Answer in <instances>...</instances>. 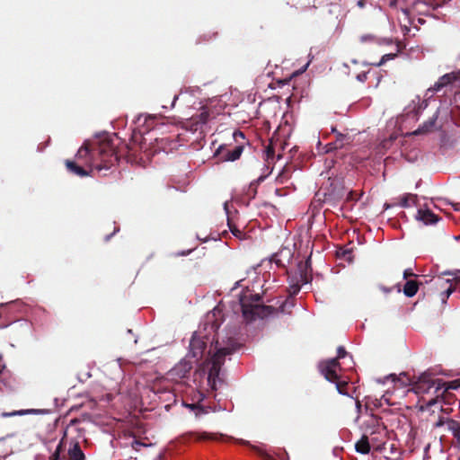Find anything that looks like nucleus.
Instances as JSON below:
<instances>
[{"label": "nucleus", "instance_id": "nucleus-1", "mask_svg": "<svg viewBox=\"0 0 460 460\" xmlns=\"http://www.w3.org/2000/svg\"><path fill=\"white\" fill-rule=\"evenodd\" d=\"M235 328L225 330V333L217 332V339L211 344L209 353L212 354L208 364V382L212 389H217V383L220 382L219 374L225 363V358L234 353L240 346Z\"/></svg>", "mask_w": 460, "mask_h": 460}, {"label": "nucleus", "instance_id": "nucleus-2", "mask_svg": "<svg viewBox=\"0 0 460 460\" xmlns=\"http://www.w3.org/2000/svg\"><path fill=\"white\" fill-rule=\"evenodd\" d=\"M261 299L260 294L242 293L239 296V303L243 318L250 322L256 318H263L270 314L273 308L270 305H260L258 302Z\"/></svg>", "mask_w": 460, "mask_h": 460}, {"label": "nucleus", "instance_id": "nucleus-3", "mask_svg": "<svg viewBox=\"0 0 460 460\" xmlns=\"http://www.w3.org/2000/svg\"><path fill=\"white\" fill-rule=\"evenodd\" d=\"M205 349L206 341L200 338V335L194 332L190 341V351L188 357H191L197 362L202 358Z\"/></svg>", "mask_w": 460, "mask_h": 460}, {"label": "nucleus", "instance_id": "nucleus-4", "mask_svg": "<svg viewBox=\"0 0 460 460\" xmlns=\"http://www.w3.org/2000/svg\"><path fill=\"white\" fill-rule=\"evenodd\" d=\"M369 436H385V428L382 426L380 418L376 415H370L367 420L364 421V433Z\"/></svg>", "mask_w": 460, "mask_h": 460}, {"label": "nucleus", "instance_id": "nucleus-5", "mask_svg": "<svg viewBox=\"0 0 460 460\" xmlns=\"http://www.w3.org/2000/svg\"><path fill=\"white\" fill-rule=\"evenodd\" d=\"M338 358H331L325 362H322L319 365L320 371L324 378L331 382L334 383L338 379L337 368L339 367Z\"/></svg>", "mask_w": 460, "mask_h": 460}, {"label": "nucleus", "instance_id": "nucleus-6", "mask_svg": "<svg viewBox=\"0 0 460 460\" xmlns=\"http://www.w3.org/2000/svg\"><path fill=\"white\" fill-rule=\"evenodd\" d=\"M435 386V381L428 372L420 374L418 380L414 382L412 391L416 394H427Z\"/></svg>", "mask_w": 460, "mask_h": 460}, {"label": "nucleus", "instance_id": "nucleus-7", "mask_svg": "<svg viewBox=\"0 0 460 460\" xmlns=\"http://www.w3.org/2000/svg\"><path fill=\"white\" fill-rule=\"evenodd\" d=\"M243 152V146H235L233 150H226L224 145H220L215 152L216 155H221L220 159L224 162H234L240 158Z\"/></svg>", "mask_w": 460, "mask_h": 460}, {"label": "nucleus", "instance_id": "nucleus-8", "mask_svg": "<svg viewBox=\"0 0 460 460\" xmlns=\"http://www.w3.org/2000/svg\"><path fill=\"white\" fill-rule=\"evenodd\" d=\"M293 255L292 248L285 246L272 254L270 261L274 262L278 267H286L291 261Z\"/></svg>", "mask_w": 460, "mask_h": 460}, {"label": "nucleus", "instance_id": "nucleus-9", "mask_svg": "<svg viewBox=\"0 0 460 460\" xmlns=\"http://www.w3.org/2000/svg\"><path fill=\"white\" fill-rule=\"evenodd\" d=\"M192 362L187 358L181 359L171 370L170 376L174 378H183L192 368Z\"/></svg>", "mask_w": 460, "mask_h": 460}, {"label": "nucleus", "instance_id": "nucleus-10", "mask_svg": "<svg viewBox=\"0 0 460 460\" xmlns=\"http://www.w3.org/2000/svg\"><path fill=\"white\" fill-rule=\"evenodd\" d=\"M415 219L421 222L424 226L435 225L440 220V217L435 215L429 208H419L415 215Z\"/></svg>", "mask_w": 460, "mask_h": 460}, {"label": "nucleus", "instance_id": "nucleus-11", "mask_svg": "<svg viewBox=\"0 0 460 460\" xmlns=\"http://www.w3.org/2000/svg\"><path fill=\"white\" fill-rule=\"evenodd\" d=\"M386 380H391L395 385H399L401 387H406L409 385L413 386L414 385V382L405 372L401 373L399 376L394 374L388 375L384 378V380L378 379L377 382L385 384Z\"/></svg>", "mask_w": 460, "mask_h": 460}, {"label": "nucleus", "instance_id": "nucleus-12", "mask_svg": "<svg viewBox=\"0 0 460 460\" xmlns=\"http://www.w3.org/2000/svg\"><path fill=\"white\" fill-rule=\"evenodd\" d=\"M307 279L306 277L304 276L301 272L296 273V283H293V279L288 280V291L291 296L296 295L303 285H306Z\"/></svg>", "mask_w": 460, "mask_h": 460}, {"label": "nucleus", "instance_id": "nucleus-13", "mask_svg": "<svg viewBox=\"0 0 460 460\" xmlns=\"http://www.w3.org/2000/svg\"><path fill=\"white\" fill-rule=\"evenodd\" d=\"M371 450L370 440L367 434H363L355 443V451L361 455H367Z\"/></svg>", "mask_w": 460, "mask_h": 460}, {"label": "nucleus", "instance_id": "nucleus-14", "mask_svg": "<svg viewBox=\"0 0 460 460\" xmlns=\"http://www.w3.org/2000/svg\"><path fill=\"white\" fill-rule=\"evenodd\" d=\"M428 107L427 100H420L419 96H416L412 100L411 104L409 105V112H413L416 116L422 112Z\"/></svg>", "mask_w": 460, "mask_h": 460}, {"label": "nucleus", "instance_id": "nucleus-15", "mask_svg": "<svg viewBox=\"0 0 460 460\" xmlns=\"http://www.w3.org/2000/svg\"><path fill=\"white\" fill-rule=\"evenodd\" d=\"M49 411L47 409H25L12 411L13 417L24 415H46Z\"/></svg>", "mask_w": 460, "mask_h": 460}, {"label": "nucleus", "instance_id": "nucleus-16", "mask_svg": "<svg viewBox=\"0 0 460 460\" xmlns=\"http://www.w3.org/2000/svg\"><path fill=\"white\" fill-rule=\"evenodd\" d=\"M71 460H85V456L78 443H75L68 450Z\"/></svg>", "mask_w": 460, "mask_h": 460}, {"label": "nucleus", "instance_id": "nucleus-17", "mask_svg": "<svg viewBox=\"0 0 460 460\" xmlns=\"http://www.w3.org/2000/svg\"><path fill=\"white\" fill-rule=\"evenodd\" d=\"M438 112H439V109L436 111V113L429 119H428L421 126H420L419 128L413 132V134L418 135L420 133L429 131L431 128H433L435 125V122L438 119Z\"/></svg>", "mask_w": 460, "mask_h": 460}, {"label": "nucleus", "instance_id": "nucleus-18", "mask_svg": "<svg viewBox=\"0 0 460 460\" xmlns=\"http://www.w3.org/2000/svg\"><path fill=\"white\" fill-rule=\"evenodd\" d=\"M66 168L71 172H73L78 176L84 177V176L88 175V172L84 168H82L81 166H78L75 163H74L72 161L66 160Z\"/></svg>", "mask_w": 460, "mask_h": 460}, {"label": "nucleus", "instance_id": "nucleus-19", "mask_svg": "<svg viewBox=\"0 0 460 460\" xmlns=\"http://www.w3.org/2000/svg\"><path fill=\"white\" fill-rule=\"evenodd\" d=\"M418 291V284L413 280H409L405 283L403 287V294L407 297H412L416 295Z\"/></svg>", "mask_w": 460, "mask_h": 460}, {"label": "nucleus", "instance_id": "nucleus-20", "mask_svg": "<svg viewBox=\"0 0 460 460\" xmlns=\"http://www.w3.org/2000/svg\"><path fill=\"white\" fill-rule=\"evenodd\" d=\"M195 438L198 440H217L219 438H222L223 434L217 433H208V432H201L193 434Z\"/></svg>", "mask_w": 460, "mask_h": 460}, {"label": "nucleus", "instance_id": "nucleus-21", "mask_svg": "<svg viewBox=\"0 0 460 460\" xmlns=\"http://www.w3.org/2000/svg\"><path fill=\"white\" fill-rule=\"evenodd\" d=\"M449 431L452 433L454 438L457 441V447L460 448V422L459 421H450Z\"/></svg>", "mask_w": 460, "mask_h": 460}, {"label": "nucleus", "instance_id": "nucleus-22", "mask_svg": "<svg viewBox=\"0 0 460 460\" xmlns=\"http://www.w3.org/2000/svg\"><path fill=\"white\" fill-rule=\"evenodd\" d=\"M236 442L242 444V445H244V446H249L251 447L255 452H257L258 454H260L261 456H263L264 458H266L267 460H270V456L265 453L263 450H261L260 447H256V446H252L250 444V442L248 440H244V439H242V438H239V439H235Z\"/></svg>", "mask_w": 460, "mask_h": 460}, {"label": "nucleus", "instance_id": "nucleus-23", "mask_svg": "<svg viewBox=\"0 0 460 460\" xmlns=\"http://www.w3.org/2000/svg\"><path fill=\"white\" fill-rule=\"evenodd\" d=\"M416 199V195H406L402 199L400 206L402 208H409L411 206V204L415 203Z\"/></svg>", "mask_w": 460, "mask_h": 460}, {"label": "nucleus", "instance_id": "nucleus-24", "mask_svg": "<svg viewBox=\"0 0 460 460\" xmlns=\"http://www.w3.org/2000/svg\"><path fill=\"white\" fill-rule=\"evenodd\" d=\"M349 139V137H348V136L337 133L336 140L333 142L334 148H342L344 146V141Z\"/></svg>", "mask_w": 460, "mask_h": 460}, {"label": "nucleus", "instance_id": "nucleus-25", "mask_svg": "<svg viewBox=\"0 0 460 460\" xmlns=\"http://www.w3.org/2000/svg\"><path fill=\"white\" fill-rule=\"evenodd\" d=\"M208 118H209L208 111L205 108H203L202 111L198 116V119L196 120V124L197 125H200V126L205 125L208 122Z\"/></svg>", "mask_w": 460, "mask_h": 460}, {"label": "nucleus", "instance_id": "nucleus-26", "mask_svg": "<svg viewBox=\"0 0 460 460\" xmlns=\"http://www.w3.org/2000/svg\"><path fill=\"white\" fill-rule=\"evenodd\" d=\"M450 421H456V420H453V419H449V418L439 417L438 421L434 424V427L440 428V427H443L444 425H447V429L449 431Z\"/></svg>", "mask_w": 460, "mask_h": 460}, {"label": "nucleus", "instance_id": "nucleus-27", "mask_svg": "<svg viewBox=\"0 0 460 460\" xmlns=\"http://www.w3.org/2000/svg\"><path fill=\"white\" fill-rule=\"evenodd\" d=\"M183 405L191 411H196V415L205 413L203 406L199 403H183Z\"/></svg>", "mask_w": 460, "mask_h": 460}, {"label": "nucleus", "instance_id": "nucleus-28", "mask_svg": "<svg viewBox=\"0 0 460 460\" xmlns=\"http://www.w3.org/2000/svg\"><path fill=\"white\" fill-rule=\"evenodd\" d=\"M90 153L89 146L87 145V141L84 143V145L79 148V150L76 153V157L78 158H84L86 157Z\"/></svg>", "mask_w": 460, "mask_h": 460}, {"label": "nucleus", "instance_id": "nucleus-29", "mask_svg": "<svg viewBox=\"0 0 460 460\" xmlns=\"http://www.w3.org/2000/svg\"><path fill=\"white\" fill-rule=\"evenodd\" d=\"M227 225H228L229 229L234 236H235L239 239L243 238V235H244L243 233L240 229H238L235 226H232L230 224L229 218H227Z\"/></svg>", "mask_w": 460, "mask_h": 460}, {"label": "nucleus", "instance_id": "nucleus-30", "mask_svg": "<svg viewBox=\"0 0 460 460\" xmlns=\"http://www.w3.org/2000/svg\"><path fill=\"white\" fill-rule=\"evenodd\" d=\"M338 359L341 358H348L350 362H352V357L350 355H348L347 351L342 346H340L337 349V357Z\"/></svg>", "mask_w": 460, "mask_h": 460}, {"label": "nucleus", "instance_id": "nucleus-31", "mask_svg": "<svg viewBox=\"0 0 460 460\" xmlns=\"http://www.w3.org/2000/svg\"><path fill=\"white\" fill-rule=\"evenodd\" d=\"M438 397L428 401L424 405L420 406V411H429L432 406L436 405L438 402Z\"/></svg>", "mask_w": 460, "mask_h": 460}, {"label": "nucleus", "instance_id": "nucleus-32", "mask_svg": "<svg viewBox=\"0 0 460 460\" xmlns=\"http://www.w3.org/2000/svg\"><path fill=\"white\" fill-rule=\"evenodd\" d=\"M395 57H396V54H393V53L385 54V55H384V56L381 58V59L379 60V62H377L376 64H375V66H383L384 64H385L387 61L394 59Z\"/></svg>", "mask_w": 460, "mask_h": 460}, {"label": "nucleus", "instance_id": "nucleus-33", "mask_svg": "<svg viewBox=\"0 0 460 460\" xmlns=\"http://www.w3.org/2000/svg\"><path fill=\"white\" fill-rule=\"evenodd\" d=\"M383 402H385V404L387 405H391L392 403L390 402V397L388 395V392H386L385 394H384L380 399L376 400V403H375L376 406H382L383 405Z\"/></svg>", "mask_w": 460, "mask_h": 460}, {"label": "nucleus", "instance_id": "nucleus-34", "mask_svg": "<svg viewBox=\"0 0 460 460\" xmlns=\"http://www.w3.org/2000/svg\"><path fill=\"white\" fill-rule=\"evenodd\" d=\"M385 436H369L370 446L376 444H383Z\"/></svg>", "mask_w": 460, "mask_h": 460}, {"label": "nucleus", "instance_id": "nucleus-35", "mask_svg": "<svg viewBox=\"0 0 460 460\" xmlns=\"http://www.w3.org/2000/svg\"><path fill=\"white\" fill-rule=\"evenodd\" d=\"M60 451H61V443H59L55 451L52 453L50 456V460H59L60 457Z\"/></svg>", "mask_w": 460, "mask_h": 460}, {"label": "nucleus", "instance_id": "nucleus-36", "mask_svg": "<svg viewBox=\"0 0 460 460\" xmlns=\"http://www.w3.org/2000/svg\"><path fill=\"white\" fill-rule=\"evenodd\" d=\"M198 91H199V88H185V89L181 90L180 94L189 93L190 95H194L195 93Z\"/></svg>", "mask_w": 460, "mask_h": 460}, {"label": "nucleus", "instance_id": "nucleus-37", "mask_svg": "<svg viewBox=\"0 0 460 460\" xmlns=\"http://www.w3.org/2000/svg\"><path fill=\"white\" fill-rule=\"evenodd\" d=\"M435 381V392H438L440 389L443 388L445 383L441 379H436Z\"/></svg>", "mask_w": 460, "mask_h": 460}, {"label": "nucleus", "instance_id": "nucleus-38", "mask_svg": "<svg viewBox=\"0 0 460 460\" xmlns=\"http://www.w3.org/2000/svg\"><path fill=\"white\" fill-rule=\"evenodd\" d=\"M373 39H374L373 35H371V34H366V35H362V36L360 37V41H361L362 43H364V42H367V41H370V40H372Z\"/></svg>", "mask_w": 460, "mask_h": 460}, {"label": "nucleus", "instance_id": "nucleus-39", "mask_svg": "<svg viewBox=\"0 0 460 460\" xmlns=\"http://www.w3.org/2000/svg\"><path fill=\"white\" fill-rule=\"evenodd\" d=\"M444 275H451L453 276L455 279H459L460 278V270H456L455 272H451V271H445L443 272Z\"/></svg>", "mask_w": 460, "mask_h": 460}, {"label": "nucleus", "instance_id": "nucleus-40", "mask_svg": "<svg viewBox=\"0 0 460 460\" xmlns=\"http://www.w3.org/2000/svg\"><path fill=\"white\" fill-rule=\"evenodd\" d=\"M367 78V73H361L357 75V80L359 82H365Z\"/></svg>", "mask_w": 460, "mask_h": 460}, {"label": "nucleus", "instance_id": "nucleus-41", "mask_svg": "<svg viewBox=\"0 0 460 460\" xmlns=\"http://www.w3.org/2000/svg\"><path fill=\"white\" fill-rule=\"evenodd\" d=\"M336 385L337 391L340 394L347 395L346 392L341 387L340 384L337 382V380L334 382Z\"/></svg>", "mask_w": 460, "mask_h": 460}, {"label": "nucleus", "instance_id": "nucleus-42", "mask_svg": "<svg viewBox=\"0 0 460 460\" xmlns=\"http://www.w3.org/2000/svg\"><path fill=\"white\" fill-rule=\"evenodd\" d=\"M325 152L326 153H329V152H332V150H334V145H333V142L332 143H330L328 144L326 146H325Z\"/></svg>", "mask_w": 460, "mask_h": 460}, {"label": "nucleus", "instance_id": "nucleus-43", "mask_svg": "<svg viewBox=\"0 0 460 460\" xmlns=\"http://www.w3.org/2000/svg\"><path fill=\"white\" fill-rule=\"evenodd\" d=\"M237 136H238V137H240L244 138V135H243V133L242 131H240V130H235V131H234V133H233V137H234V138H236V137H237Z\"/></svg>", "mask_w": 460, "mask_h": 460}, {"label": "nucleus", "instance_id": "nucleus-44", "mask_svg": "<svg viewBox=\"0 0 460 460\" xmlns=\"http://www.w3.org/2000/svg\"><path fill=\"white\" fill-rule=\"evenodd\" d=\"M191 252V250H187V251H181V252H177V256H187L189 255L190 253Z\"/></svg>", "mask_w": 460, "mask_h": 460}, {"label": "nucleus", "instance_id": "nucleus-45", "mask_svg": "<svg viewBox=\"0 0 460 460\" xmlns=\"http://www.w3.org/2000/svg\"><path fill=\"white\" fill-rule=\"evenodd\" d=\"M452 293H453V288H448L444 292L445 297H446V298H448Z\"/></svg>", "mask_w": 460, "mask_h": 460}, {"label": "nucleus", "instance_id": "nucleus-46", "mask_svg": "<svg viewBox=\"0 0 460 460\" xmlns=\"http://www.w3.org/2000/svg\"><path fill=\"white\" fill-rule=\"evenodd\" d=\"M413 273L411 271V270H405L403 271V278L406 279L408 276H411Z\"/></svg>", "mask_w": 460, "mask_h": 460}, {"label": "nucleus", "instance_id": "nucleus-47", "mask_svg": "<svg viewBox=\"0 0 460 460\" xmlns=\"http://www.w3.org/2000/svg\"><path fill=\"white\" fill-rule=\"evenodd\" d=\"M204 398H205V395H204L203 394H201V393H198V394H197V400H198V402H201V401H203V400H204Z\"/></svg>", "mask_w": 460, "mask_h": 460}, {"label": "nucleus", "instance_id": "nucleus-48", "mask_svg": "<svg viewBox=\"0 0 460 460\" xmlns=\"http://www.w3.org/2000/svg\"><path fill=\"white\" fill-rule=\"evenodd\" d=\"M1 417H3V418L13 417L12 411H10V412H2L1 413Z\"/></svg>", "mask_w": 460, "mask_h": 460}, {"label": "nucleus", "instance_id": "nucleus-49", "mask_svg": "<svg viewBox=\"0 0 460 460\" xmlns=\"http://www.w3.org/2000/svg\"><path fill=\"white\" fill-rule=\"evenodd\" d=\"M223 207H224V210L226 212V215H228L229 211H228V201H225L224 204H223Z\"/></svg>", "mask_w": 460, "mask_h": 460}, {"label": "nucleus", "instance_id": "nucleus-50", "mask_svg": "<svg viewBox=\"0 0 460 460\" xmlns=\"http://www.w3.org/2000/svg\"><path fill=\"white\" fill-rule=\"evenodd\" d=\"M380 289L384 292V293H389L391 291V288H386V287H384V286H380Z\"/></svg>", "mask_w": 460, "mask_h": 460}, {"label": "nucleus", "instance_id": "nucleus-51", "mask_svg": "<svg viewBox=\"0 0 460 460\" xmlns=\"http://www.w3.org/2000/svg\"><path fill=\"white\" fill-rule=\"evenodd\" d=\"M178 99H179V95H178V94L174 95V97H173V99H172V104H171V108H173V107H174L175 102H176V101H177Z\"/></svg>", "mask_w": 460, "mask_h": 460}, {"label": "nucleus", "instance_id": "nucleus-52", "mask_svg": "<svg viewBox=\"0 0 460 460\" xmlns=\"http://www.w3.org/2000/svg\"><path fill=\"white\" fill-rule=\"evenodd\" d=\"M284 453H285V454H284V456H279L280 459H281V460H289V456H288V455L287 451H284Z\"/></svg>", "mask_w": 460, "mask_h": 460}, {"label": "nucleus", "instance_id": "nucleus-53", "mask_svg": "<svg viewBox=\"0 0 460 460\" xmlns=\"http://www.w3.org/2000/svg\"><path fill=\"white\" fill-rule=\"evenodd\" d=\"M356 409H357V411L359 412L360 410H361V403L359 401H357L356 402Z\"/></svg>", "mask_w": 460, "mask_h": 460}, {"label": "nucleus", "instance_id": "nucleus-54", "mask_svg": "<svg viewBox=\"0 0 460 460\" xmlns=\"http://www.w3.org/2000/svg\"><path fill=\"white\" fill-rule=\"evenodd\" d=\"M396 4H397V1H396V0H392V1L390 2V6L394 7V6H396Z\"/></svg>", "mask_w": 460, "mask_h": 460}, {"label": "nucleus", "instance_id": "nucleus-55", "mask_svg": "<svg viewBox=\"0 0 460 460\" xmlns=\"http://www.w3.org/2000/svg\"><path fill=\"white\" fill-rule=\"evenodd\" d=\"M439 409H440V411H441L442 412H445V413H447V414H448V413H449L448 410L444 409L442 405H440V408H439Z\"/></svg>", "mask_w": 460, "mask_h": 460}, {"label": "nucleus", "instance_id": "nucleus-56", "mask_svg": "<svg viewBox=\"0 0 460 460\" xmlns=\"http://www.w3.org/2000/svg\"><path fill=\"white\" fill-rule=\"evenodd\" d=\"M358 5L359 7H363V6H364V2H363V0H359V1L358 2Z\"/></svg>", "mask_w": 460, "mask_h": 460}, {"label": "nucleus", "instance_id": "nucleus-57", "mask_svg": "<svg viewBox=\"0 0 460 460\" xmlns=\"http://www.w3.org/2000/svg\"><path fill=\"white\" fill-rule=\"evenodd\" d=\"M337 452H338V448H334V449L332 450V454H333V456H338Z\"/></svg>", "mask_w": 460, "mask_h": 460}, {"label": "nucleus", "instance_id": "nucleus-58", "mask_svg": "<svg viewBox=\"0 0 460 460\" xmlns=\"http://www.w3.org/2000/svg\"><path fill=\"white\" fill-rule=\"evenodd\" d=\"M112 234H113L106 235V236H105V241H106V242H107V241H109V240L111 238Z\"/></svg>", "mask_w": 460, "mask_h": 460}, {"label": "nucleus", "instance_id": "nucleus-59", "mask_svg": "<svg viewBox=\"0 0 460 460\" xmlns=\"http://www.w3.org/2000/svg\"><path fill=\"white\" fill-rule=\"evenodd\" d=\"M289 279H293V283H296V274L294 276H292V277H289L288 280Z\"/></svg>", "mask_w": 460, "mask_h": 460}, {"label": "nucleus", "instance_id": "nucleus-60", "mask_svg": "<svg viewBox=\"0 0 460 460\" xmlns=\"http://www.w3.org/2000/svg\"><path fill=\"white\" fill-rule=\"evenodd\" d=\"M402 12L407 16L409 14V12L407 9H402Z\"/></svg>", "mask_w": 460, "mask_h": 460}, {"label": "nucleus", "instance_id": "nucleus-61", "mask_svg": "<svg viewBox=\"0 0 460 460\" xmlns=\"http://www.w3.org/2000/svg\"><path fill=\"white\" fill-rule=\"evenodd\" d=\"M308 66H309V62H307V63L305 65V66L303 67V71L306 70V68L308 67Z\"/></svg>", "mask_w": 460, "mask_h": 460}, {"label": "nucleus", "instance_id": "nucleus-62", "mask_svg": "<svg viewBox=\"0 0 460 460\" xmlns=\"http://www.w3.org/2000/svg\"><path fill=\"white\" fill-rule=\"evenodd\" d=\"M8 305V303H0V307H3L4 305Z\"/></svg>", "mask_w": 460, "mask_h": 460}, {"label": "nucleus", "instance_id": "nucleus-63", "mask_svg": "<svg viewBox=\"0 0 460 460\" xmlns=\"http://www.w3.org/2000/svg\"><path fill=\"white\" fill-rule=\"evenodd\" d=\"M134 343H137V338L134 339Z\"/></svg>", "mask_w": 460, "mask_h": 460}, {"label": "nucleus", "instance_id": "nucleus-64", "mask_svg": "<svg viewBox=\"0 0 460 460\" xmlns=\"http://www.w3.org/2000/svg\"><path fill=\"white\" fill-rule=\"evenodd\" d=\"M239 283H240V281H237V282L235 283V287L239 286Z\"/></svg>", "mask_w": 460, "mask_h": 460}]
</instances>
